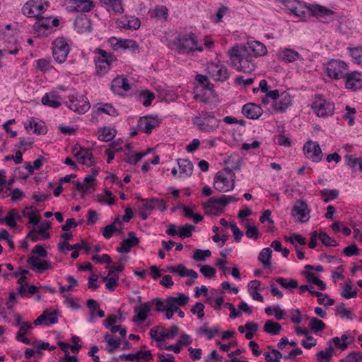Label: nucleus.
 I'll return each mask as SVG.
<instances>
[{"mask_svg": "<svg viewBox=\"0 0 362 362\" xmlns=\"http://www.w3.org/2000/svg\"><path fill=\"white\" fill-rule=\"evenodd\" d=\"M228 54L231 64L239 71L250 73L256 68L254 58L249 55L245 48L240 46H234L228 50Z\"/></svg>", "mask_w": 362, "mask_h": 362, "instance_id": "obj_1", "label": "nucleus"}, {"mask_svg": "<svg viewBox=\"0 0 362 362\" xmlns=\"http://www.w3.org/2000/svg\"><path fill=\"white\" fill-rule=\"evenodd\" d=\"M235 175L229 168H225L218 172L214 177V187L220 192H226L233 189Z\"/></svg>", "mask_w": 362, "mask_h": 362, "instance_id": "obj_2", "label": "nucleus"}, {"mask_svg": "<svg viewBox=\"0 0 362 362\" xmlns=\"http://www.w3.org/2000/svg\"><path fill=\"white\" fill-rule=\"evenodd\" d=\"M175 45L179 52L182 54H190L194 53L195 51H203L202 46L198 44L197 36L192 33L179 35L175 41Z\"/></svg>", "mask_w": 362, "mask_h": 362, "instance_id": "obj_3", "label": "nucleus"}, {"mask_svg": "<svg viewBox=\"0 0 362 362\" xmlns=\"http://www.w3.org/2000/svg\"><path fill=\"white\" fill-rule=\"evenodd\" d=\"M193 124L197 125L199 130L206 132H213L219 126L220 121L209 112H202L193 119Z\"/></svg>", "mask_w": 362, "mask_h": 362, "instance_id": "obj_4", "label": "nucleus"}, {"mask_svg": "<svg viewBox=\"0 0 362 362\" xmlns=\"http://www.w3.org/2000/svg\"><path fill=\"white\" fill-rule=\"evenodd\" d=\"M97 53L100 54L95 61V71L97 75L102 76L110 69L112 64L116 61V57L110 52L98 49Z\"/></svg>", "mask_w": 362, "mask_h": 362, "instance_id": "obj_5", "label": "nucleus"}, {"mask_svg": "<svg viewBox=\"0 0 362 362\" xmlns=\"http://www.w3.org/2000/svg\"><path fill=\"white\" fill-rule=\"evenodd\" d=\"M312 109L318 117L332 115L334 110V104L320 96H316L312 104Z\"/></svg>", "mask_w": 362, "mask_h": 362, "instance_id": "obj_6", "label": "nucleus"}, {"mask_svg": "<svg viewBox=\"0 0 362 362\" xmlns=\"http://www.w3.org/2000/svg\"><path fill=\"white\" fill-rule=\"evenodd\" d=\"M69 53V46L64 38L58 37L52 42V55L57 62H64Z\"/></svg>", "mask_w": 362, "mask_h": 362, "instance_id": "obj_7", "label": "nucleus"}, {"mask_svg": "<svg viewBox=\"0 0 362 362\" xmlns=\"http://www.w3.org/2000/svg\"><path fill=\"white\" fill-rule=\"evenodd\" d=\"M310 209L303 199H298L291 209V216L299 223H305L310 219Z\"/></svg>", "mask_w": 362, "mask_h": 362, "instance_id": "obj_8", "label": "nucleus"}, {"mask_svg": "<svg viewBox=\"0 0 362 362\" xmlns=\"http://www.w3.org/2000/svg\"><path fill=\"white\" fill-rule=\"evenodd\" d=\"M327 72L329 77L339 79L346 76L347 65L341 60L332 59L327 64Z\"/></svg>", "mask_w": 362, "mask_h": 362, "instance_id": "obj_9", "label": "nucleus"}, {"mask_svg": "<svg viewBox=\"0 0 362 362\" xmlns=\"http://www.w3.org/2000/svg\"><path fill=\"white\" fill-rule=\"evenodd\" d=\"M66 103L71 110L79 114L86 112L90 107L88 98L83 95H70Z\"/></svg>", "mask_w": 362, "mask_h": 362, "instance_id": "obj_10", "label": "nucleus"}, {"mask_svg": "<svg viewBox=\"0 0 362 362\" xmlns=\"http://www.w3.org/2000/svg\"><path fill=\"white\" fill-rule=\"evenodd\" d=\"M45 11L44 5L38 0H30L22 8L23 13L30 18L41 16Z\"/></svg>", "mask_w": 362, "mask_h": 362, "instance_id": "obj_11", "label": "nucleus"}, {"mask_svg": "<svg viewBox=\"0 0 362 362\" xmlns=\"http://www.w3.org/2000/svg\"><path fill=\"white\" fill-rule=\"evenodd\" d=\"M305 156L313 162L318 163L322 158V152L320 145L312 141H307L303 146Z\"/></svg>", "mask_w": 362, "mask_h": 362, "instance_id": "obj_12", "label": "nucleus"}, {"mask_svg": "<svg viewBox=\"0 0 362 362\" xmlns=\"http://www.w3.org/2000/svg\"><path fill=\"white\" fill-rule=\"evenodd\" d=\"M206 71L209 76L216 81H224L228 78L227 69L221 64H209Z\"/></svg>", "mask_w": 362, "mask_h": 362, "instance_id": "obj_13", "label": "nucleus"}, {"mask_svg": "<svg viewBox=\"0 0 362 362\" xmlns=\"http://www.w3.org/2000/svg\"><path fill=\"white\" fill-rule=\"evenodd\" d=\"M240 47L245 48L248 54L252 56L253 58L264 56L267 52L266 46L259 41H248L246 45H242Z\"/></svg>", "mask_w": 362, "mask_h": 362, "instance_id": "obj_14", "label": "nucleus"}, {"mask_svg": "<svg viewBox=\"0 0 362 362\" xmlns=\"http://www.w3.org/2000/svg\"><path fill=\"white\" fill-rule=\"evenodd\" d=\"M160 124L157 116L148 115L141 117L138 121V127L143 132L150 134Z\"/></svg>", "mask_w": 362, "mask_h": 362, "instance_id": "obj_15", "label": "nucleus"}, {"mask_svg": "<svg viewBox=\"0 0 362 362\" xmlns=\"http://www.w3.org/2000/svg\"><path fill=\"white\" fill-rule=\"evenodd\" d=\"M31 269L38 274H42L45 270L52 269V265L48 260L38 259L35 256H30L27 260Z\"/></svg>", "mask_w": 362, "mask_h": 362, "instance_id": "obj_16", "label": "nucleus"}, {"mask_svg": "<svg viewBox=\"0 0 362 362\" xmlns=\"http://www.w3.org/2000/svg\"><path fill=\"white\" fill-rule=\"evenodd\" d=\"M73 153L74 157H76L81 163H86L89 166L94 165L93 155L88 149L75 146L73 149Z\"/></svg>", "mask_w": 362, "mask_h": 362, "instance_id": "obj_17", "label": "nucleus"}, {"mask_svg": "<svg viewBox=\"0 0 362 362\" xmlns=\"http://www.w3.org/2000/svg\"><path fill=\"white\" fill-rule=\"evenodd\" d=\"M71 4L70 10L78 12H89L94 7L91 0H67Z\"/></svg>", "mask_w": 362, "mask_h": 362, "instance_id": "obj_18", "label": "nucleus"}, {"mask_svg": "<svg viewBox=\"0 0 362 362\" xmlns=\"http://www.w3.org/2000/svg\"><path fill=\"white\" fill-rule=\"evenodd\" d=\"M346 78L345 86L351 90L359 89L362 87V74L358 72H351L347 74Z\"/></svg>", "mask_w": 362, "mask_h": 362, "instance_id": "obj_19", "label": "nucleus"}, {"mask_svg": "<svg viewBox=\"0 0 362 362\" xmlns=\"http://www.w3.org/2000/svg\"><path fill=\"white\" fill-rule=\"evenodd\" d=\"M37 21L33 25V29L38 35L46 34L47 30L51 28V18L42 16L36 18Z\"/></svg>", "mask_w": 362, "mask_h": 362, "instance_id": "obj_20", "label": "nucleus"}, {"mask_svg": "<svg viewBox=\"0 0 362 362\" xmlns=\"http://www.w3.org/2000/svg\"><path fill=\"white\" fill-rule=\"evenodd\" d=\"M242 112L248 119H257L262 115V110L257 105L247 103L243 106Z\"/></svg>", "mask_w": 362, "mask_h": 362, "instance_id": "obj_21", "label": "nucleus"}, {"mask_svg": "<svg viewBox=\"0 0 362 362\" xmlns=\"http://www.w3.org/2000/svg\"><path fill=\"white\" fill-rule=\"evenodd\" d=\"M57 313V310H53L52 312L45 310L41 315L34 320L33 323L35 325H39L43 322L45 325L55 324L58 322Z\"/></svg>", "mask_w": 362, "mask_h": 362, "instance_id": "obj_22", "label": "nucleus"}, {"mask_svg": "<svg viewBox=\"0 0 362 362\" xmlns=\"http://www.w3.org/2000/svg\"><path fill=\"white\" fill-rule=\"evenodd\" d=\"M151 310V307L148 303H141L139 307H135L134 312L136 313L133 317V321L135 322L142 323L148 317V313Z\"/></svg>", "mask_w": 362, "mask_h": 362, "instance_id": "obj_23", "label": "nucleus"}, {"mask_svg": "<svg viewBox=\"0 0 362 362\" xmlns=\"http://www.w3.org/2000/svg\"><path fill=\"white\" fill-rule=\"evenodd\" d=\"M102 5L109 12L122 14L124 12L122 0H100Z\"/></svg>", "mask_w": 362, "mask_h": 362, "instance_id": "obj_24", "label": "nucleus"}, {"mask_svg": "<svg viewBox=\"0 0 362 362\" xmlns=\"http://www.w3.org/2000/svg\"><path fill=\"white\" fill-rule=\"evenodd\" d=\"M291 96L287 93H282L274 104L275 110L279 112H284L291 104Z\"/></svg>", "mask_w": 362, "mask_h": 362, "instance_id": "obj_25", "label": "nucleus"}, {"mask_svg": "<svg viewBox=\"0 0 362 362\" xmlns=\"http://www.w3.org/2000/svg\"><path fill=\"white\" fill-rule=\"evenodd\" d=\"M25 129L30 132L37 134H42L47 132L46 127L41 121H37L34 117H31L25 124Z\"/></svg>", "mask_w": 362, "mask_h": 362, "instance_id": "obj_26", "label": "nucleus"}, {"mask_svg": "<svg viewBox=\"0 0 362 362\" xmlns=\"http://www.w3.org/2000/svg\"><path fill=\"white\" fill-rule=\"evenodd\" d=\"M60 100L57 92H50L42 98V103L53 108H57L62 105Z\"/></svg>", "mask_w": 362, "mask_h": 362, "instance_id": "obj_27", "label": "nucleus"}, {"mask_svg": "<svg viewBox=\"0 0 362 362\" xmlns=\"http://www.w3.org/2000/svg\"><path fill=\"white\" fill-rule=\"evenodd\" d=\"M110 42L115 49H117L119 47L123 49H132L133 50L138 48L137 43L133 40L122 39L119 40L112 37L110 39Z\"/></svg>", "mask_w": 362, "mask_h": 362, "instance_id": "obj_28", "label": "nucleus"}, {"mask_svg": "<svg viewBox=\"0 0 362 362\" xmlns=\"http://www.w3.org/2000/svg\"><path fill=\"white\" fill-rule=\"evenodd\" d=\"M130 86L127 78L117 77L112 81V90L118 94L121 93V90L128 91Z\"/></svg>", "mask_w": 362, "mask_h": 362, "instance_id": "obj_29", "label": "nucleus"}, {"mask_svg": "<svg viewBox=\"0 0 362 362\" xmlns=\"http://www.w3.org/2000/svg\"><path fill=\"white\" fill-rule=\"evenodd\" d=\"M119 27L124 29H134L136 30L140 27L141 22L138 18L131 16L129 18H125L118 21Z\"/></svg>", "mask_w": 362, "mask_h": 362, "instance_id": "obj_30", "label": "nucleus"}, {"mask_svg": "<svg viewBox=\"0 0 362 362\" xmlns=\"http://www.w3.org/2000/svg\"><path fill=\"white\" fill-rule=\"evenodd\" d=\"M23 214L29 218V223L34 225L38 224L41 217L37 209L33 206H26L23 211Z\"/></svg>", "mask_w": 362, "mask_h": 362, "instance_id": "obj_31", "label": "nucleus"}, {"mask_svg": "<svg viewBox=\"0 0 362 362\" xmlns=\"http://www.w3.org/2000/svg\"><path fill=\"white\" fill-rule=\"evenodd\" d=\"M177 164L180 168V175L189 177L192 174L193 165L189 160L178 159Z\"/></svg>", "mask_w": 362, "mask_h": 362, "instance_id": "obj_32", "label": "nucleus"}, {"mask_svg": "<svg viewBox=\"0 0 362 362\" xmlns=\"http://www.w3.org/2000/svg\"><path fill=\"white\" fill-rule=\"evenodd\" d=\"M139 242V240L136 236L135 233L130 232L128 233L127 238L123 240L121 246L117 247V249H131L132 247L137 246Z\"/></svg>", "mask_w": 362, "mask_h": 362, "instance_id": "obj_33", "label": "nucleus"}, {"mask_svg": "<svg viewBox=\"0 0 362 362\" xmlns=\"http://www.w3.org/2000/svg\"><path fill=\"white\" fill-rule=\"evenodd\" d=\"M263 329L268 334L276 335L281 332V325L272 320H267L264 323Z\"/></svg>", "mask_w": 362, "mask_h": 362, "instance_id": "obj_34", "label": "nucleus"}, {"mask_svg": "<svg viewBox=\"0 0 362 362\" xmlns=\"http://www.w3.org/2000/svg\"><path fill=\"white\" fill-rule=\"evenodd\" d=\"M104 339L107 343L108 349L107 351L109 353L112 354L119 347V345L121 344L120 339H118L117 337H115L109 334H106L104 336Z\"/></svg>", "mask_w": 362, "mask_h": 362, "instance_id": "obj_35", "label": "nucleus"}, {"mask_svg": "<svg viewBox=\"0 0 362 362\" xmlns=\"http://www.w3.org/2000/svg\"><path fill=\"white\" fill-rule=\"evenodd\" d=\"M188 301V296L183 293H179L177 297L169 296L165 299V302L174 304V305L177 307L185 305Z\"/></svg>", "mask_w": 362, "mask_h": 362, "instance_id": "obj_36", "label": "nucleus"}, {"mask_svg": "<svg viewBox=\"0 0 362 362\" xmlns=\"http://www.w3.org/2000/svg\"><path fill=\"white\" fill-rule=\"evenodd\" d=\"M300 293H303V292L308 291L312 296H315L317 297V302L319 304H324V300H325V298H327V294H323L320 291H313V287L308 286V285H302L299 287Z\"/></svg>", "mask_w": 362, "mask_h": 362, "instance_id": "obj_37", "label": "nucleus"}, {"mask_svg": "<svg viewBox=\"0 0 362 362\" xmlns=\"http://www.w3.org/2000/svg\"><path fill=\"white\" fill-rule=\"evenodd\" d=\"M75 27L81 33L89 31L90 30V20L86 17L77 18L75 21Z\"/></svg>", "mask_w": 362, "mask_h": 362, "instance_id": "obj_38", "label": "nucleus"}, {"mask_svg": "<svg viewBox=\"0 0 362 362\" xmlns=\"http://www.w3.org/2000/svg\"><path fill=\"white\" fill-rule=\"evenodd\" d=\"M320 194L323 199L324 202L327 203L339 197V191L337 189H324L320 192Z\"/></svg>", "mask_w": 362, "mask_h": 362, "instance_id": "obj_39", "label": "nucleus"}, {"mask_svg": "<svg viewBox=\"0 0 362 362\" xmlns=\"http://www.w3.org/2000/svg\"><path fill=\"white\" fill-rule=\"evenodd\" d=\"M310 13L315 16H327L332 14V11L322 6L315 5L309 8Z\"/></svg>", "mask_w": 362, "mask_h": 362, "instance_id": "obj_40", "label": "nucleus"}, {"mask_svg": "<svg viewBox=\"0 0 362 362\" xmlns=\"http://www.w3.org/2000/svg\"><path fill=\"white\" fill-rule=\"evenodd\" d=\"M300 55L298 52L295 50L286 49L281 53V58L288 62H293L299 58Z\"/></svg>", "mask_w": 362, "mask_h": 362, "instance_id": "obj_41", "label": "nucleus"}, {"mask_svg": "<svg viewBox=\"0 0 362 362\" xmlns=\"http://www.w3.org/2000/svg\"><path fill=\"white\" fill-rule=\"evenodd\" d=\"M116 134V131L114 129L109 127H104L101 129V133L98 135V139L102 141H111Z\"/></svg>", "mask_w": 362, "mask_h": 362, "instance_id": "obj_42", "label": "nucleus"}, {"mask_svg": "<svg viewBox=\"0 0 362 362\" xmlns=\"http://www.w3.org/2000/svg\"><path fill=\"white\" fill-rule=\"evenodd\" d=\"M318 239L325 247H336L338 245L334 239L323 231L318 232Z\"/></svg>", "mask_w": 362, "mask_h": 362, "instance_id": "obj_43", "label": "nucleus"}, {"mask_svg": "<svg viewBox=\"0 0 362 362\" xmlns=\"http://www.w3.org/2000/svg\"><path fill=\"white\" fill-rule=\"evenodd\" d=\"M333 352V348L329 346L325 350L318 352L316 356L320 362H329L332 357Z\"/></svg>", "mask_w": 362, "mask_h": 362, "instance_id": "obj_44", "label": "nucleus"}, {"mask_svg": "<svg viewBox=\"0 0 362 362\" xmlns=\"http://www.w3.org/2000/svg\"><path fill=\"white\" fill-rule=\"evenodd\" d=\"M272 253V250H262L259 255L258 259L264 268L271 267Z\"/></svg>", "mask_w": 362, "mask_h": 362, "instance_id": "obj_45", "label": "nucleus"}, {"mask_svg": "<svg viewBox=\"0 0 362 362\" xmlns=\"http://www.w3.org/2000/svg\"><path fill=\"white\" fill-rule=\"evenodd\" d=\"M309 327L314 332L317 333L324 330L326 325L322 320L316 317H311L310 319Z\"/></svg>", "mask_w": 362, "mask_h": 362, "instance_id": "obj_46", "label": "nucleus"}, {"mask_svg": "<svg viewBox=\"0 0 362 362\" xmlns=\"http://www.w3.org/2000/svg\"><path fill=\"white\" fill-rule=\"evenodd\" d=\"M286 242L291 243L294 247H297L298 245H305L306 243V240L302 235L299 234H293L292 235L284 238Z\"/></svg>", "mask_w": 362, "mask_h": 362, "instance_id": "obj_47", "label": "nucleus"}, {"mask_svg": "<svg viewBox=\"0 0 362 362\" xmlns=\"http://www.w3.org/2000/svg\"><path fill=\"white\" fill-rule=\"evenodd\" d=\"M195 227L193 225L187 223L185 226L178 227V236L182 238H189L192 235Z\"/></svg>", "mask_w": 362, "mask_h": 362, "instance_id": "obj_48", "label": "nucleus"}, {"mask_svg": "<svg viewBox=\"0 0 362 362\" xmlns=\"http://www.w3.org/2000/svg\"><path fill=\"white\" fill-rule=\"evenodd\" d=\"M15 219L20 220L21 216L15 209H11L9 211L8 215L4 218V221L8 226H11V228H14L16 226Z\"/></svg>", "mask_w": 362, "mask_h": 362, "instance_id": "obj_49", "label": "nucleus"}, {"mask_svg": "<svg viewBox=\"0 0 362 362\" xmlns=\"http://www.w3.org/2000/svg\"><path fill=\"white\" fill-rule=\"evenodd\" d=\"M341 294L346 299L356 297L357 292L356 291H352L351 281H349L345 284Z\"/></svg>", "mask_w": 362, "mask_h": 362, "instance_id": "obj_50", "label": "nucleus"}, {"mask_svg": "<svg viewBox=\"0 0 362 362\" xmlns=\"http://www.w3.org/2000/svg\"><path fill=\"white\" fill-rule=\"evenodd\" d=\"M150 336L156 341H161L165 339L163 328L160 327H153L150 329Z\"/></svg>", "mask_w": 362, "mask_h": 362, "instance_id": "obj_51", "label": "nucleus"}, {"mask_svg": "<svg viewBox=\"0 0 362 362\" xmlns=\"http://www.w3.org/2000/svg\"><path fill=\"white\" fill-rule=\"evenodd\" d=\"M345 159L346 164L351 168L354 169L358 165L359 170L362 171V160L361 158H356L352 155H346Z\"/></svg>", "mask_w": 362, "mask_h": 362, "instance_id": "obj_52", "label": "nucleus"}, {"mask_svg": "<svg viewBox=\"0 0 362 362\" xmlns=\"http://www.w3.org/2000/svg\"><path fill=\"white\" fill-rule=\"evenodd\" d=\"M116 223H120L118 218L114 223L109 224L103 228L102 233L105 238H111L113 233L117 230V227L115 226Z\"/></svg>", "mask_w": 362, "mask_h": 362, "instance_id": "obj_53", "label": "nucleus"}, {"mask_svg": "<svg viewBox=\"0 0 362 362\" xmlns=\"http://www.w3.org/2000/svg\"><path fill=\"white\" fill-rule=\"evenodd\" d=\"M276 281L284 288H295L298 287V281L295 279H290L287 281V279L279 277L276 279Z\"/></svg>", "mask_w": 362, "mask_h": 362, "instance_id": "obj_54", "label": "nucleus"}, {"mask_svg": "<svg viewBox=\"0 0 362 362\" xmlns=\"http://www.w3.org/2000/svg\"><path fill=\"white\" fill-rule=\"evenodd\" d=\"M245 327L247 329L245 333V338L247 339H251L253 338L255 333L258 329V325L256 322H250L245 325Z\"/></svg>", "mask_w": 362, "mask_h": 362, "instance_id": "obj_55", "label": "nucleus"}, {"mask_svg": "<svg viewBox=\"0 0 362 362\" xmlns=\"http://www.w3.org/2000/svg\"><path fill=\"white\" fill-rule=\"evenodd\" d=\"M140 98H143L142 104L145 107H148L151 105L153 100L155 98V95L153 93L148 90H144L139 95Z\"/></svg>", "mask_w": 362, "mask_h": 362, "instance_id": "obj_56", "label": "nucleus"}, {"mask_svg": "<svg viewBox=\"0 0 362 362\" xmlns=\"http://www.w3.org/2000/svg\"><path fill=\"white\" fill-rule=\"evenodd\" d=\"M349 49L355 62L362 65V47L349 48Z\"/></svg>", "mask_w": 362, "mask_h": 362, "instance_id": "obj_57", "label": "nucleus"}, {"mask_svg": "<svg viewBox=\"0 0 362 362\" xmlns=\"http://www.w3.org/2000/svg\"><path fill=\"white\" fill-rule=\"evenodd\" d=\"M307 279L308 281L312 282L313 284L317 285L320 290H325L326 289V284L317 276H315V274L312 272H308L307 274Z\"/></svg>", "mask_w": 362, "mask_h": 362, "instance_id": "obj_58", "label": "nucleus"}, {"mask_svg": "<svg viewBox=\"0 0 362 362\" xmlns=\"http://www.w3.org/2000/svg\"><path fill=\"white\" fill-rule=\"evenodd\" d=\"M211 255V250H195L192 258L197 262H202L205 261L206 258Z\"/></svg>", "mask_w": 362, "mask_h": 362, "instance_id": "obj_59", "label": "nucleus"}, {"mask_svg": "<svg viewBox=\"0 0 362 362\" xmlns=\"http://www.w3.org/2000/svg\"><path fill=\"white\" fill-rule=\"evenodd\" d=\"M336 311L342 318L345 317L348 319L352 318L351 310L346 308L345 304L343 303H341L336 306Z\"/></svg>", "mask_w": 362, "mask_h": 362, "instance_id": "obj_60", "label": "nucleus"}, {"mask_svg": "<svg viewBox=\"0 0 362 362\" xmlns=\"http://www.w3.org/2000/svg\"><path fill=\"white\" fill-rule=\"evenodd\" d=\"M118 280H119L118 274H117V276H113V277L105 276L103 278V281L106 282L105 286H106V288L109 291L114 290L115 287L117 285Z\"/></svg>", "mask_w": 362, "mask_h": 362, "instance_id": "obj_61", "label": "nucleus"}, {"mask_svg": "<svg viewBox=\"0 0 362 362\" xmlns=\"http://www.w3.org/2000/svg\"><path fill=\"white\" fill-rule=\"evenodd\" d=\"M245 235L249 238H254L255 240H257L259 237V233L258 231V228L252 225H246V232Z\"/></svg>", "mask_w": 362, "mask_h": 362, "instance_id": "obj_62", "label": "nucleus"}, {"mask_svg": "<svg viewBox=\"0 0 362 362\" xmlns=\"http://www.w3.org/2000/svg\"><path fill=\"white\" fill-rule=\"evenodd\" d=\"M199 332L200 333L206 335L207 339L209 340H211L214 337L215 334L218 333L219 329L218 327H214L213 329H210L206 326H204L203 327L200 328Z\"/></svg>", "mask_w": 362, "mask_h": 362, "instance_id": "obj_63", "label": "nucleus"}, {"mask_svg": "<svg viewBox=\"0 0 362 362\" xmlns=\"http://www.w3.org/2000/svg\"><path fill=\"white\" fill-rule=\"evenodd\" d=\"M346 362H362L361 352H351L346 358Z\"/></svg>", "mask_w": 362, "mask_h": 362, "instance_id": "obj_64", "label": "nucleus"}]
</instances>
